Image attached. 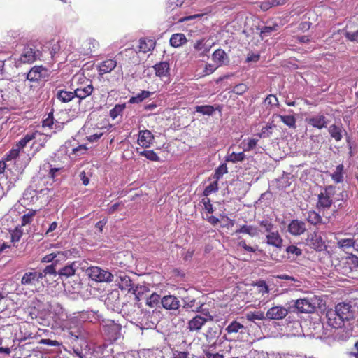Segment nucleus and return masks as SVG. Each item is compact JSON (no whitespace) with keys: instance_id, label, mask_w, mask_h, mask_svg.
Segmentation results:
<instances>
[{"instance_id":"obj_1","label":"nucleus","mask_w":358,"mask_h":358,"mask_svg":"<svg viewBox=\"0 0 358 358\" xmlns=\"http://www.w3.org/2000/svg\"><path fill=\"white\" fill-rule=\"evenodd\" d=\"M355 310L350 303H338L334 310L327 312V323L333 328L338 329L344 325L345 321L355 318Z\"/></svg>"},{"instance_id":"obj_2","label":"nucleus","mask_w":358,"mask_h":358,"mask_svg":"<svg viewBox=\"0 0 358 358\" xmlns=\"http://www.w3.org/2000/svg\"><path fill=\"white\" fill-rule=\"evenodd\" d=\"M41 43L38 41H30L27 42L22 50V52L17 60L20 64H31L36 60L41 59L42 50Z\"/></svg>"},{"instance_id":"obj_3","label":"nucleus","mask_w":358,"mask_h":358,"mask_svg":"<svg viewBox=\"0 0 358 358\" xmlns=\"http://www.w3.org/2000/svg\"><path fill=\"white\" fill-rule=\"evenodd\" d=\"M71 85L74 90L73 94L80 100L91 95L94 90L92 81L83 75H75Z\"/></svg>"},{"instance_id":"obj_4","label":"nucleus","mask_w":358,"mask_h":358,"mask_svg":"<svg viewBox=\"0 0 358 358\" xmlns=\"http://www.w3.org/2000/svg\"><path fill=\"white\" fill-rule=\"evenodd\" d=\"M322 299L316 295L299 299L294 301V307L300 313H313L321 308Z\"/></svg>"},{"instance_id":"obj_5","label":"nucleus","mask_w":358,"mask_h":358,"mask_svg":"<svg viewBox=\"0 0 358 358\" xmlns=\"http://www.w3.org/2000/svg\"><path fill=\"white\" fill-rule=\"evenodd\" d=\"M38 136L41 137L42 135L37 131L27 134L22 138L16 143L8 152L6 154L4 159L6 162L15 159L19 156L20 150L23 149L29 142L32 141V139L36 138Z\"/></svg>"},{"instance_id":"obj_6","label":"nucleus","mask_w":358,"mask_h":358,"mask_svg":"<svg viewBox=\"0 0 358 358\" xmlns=\"http://www.w3.org/2000/svg\"><path fill=\"white\" fill-rule=\"evenodd\" d=\"M89 278L98 282H110L113 280V275L107 270L99 266H91L87 269Z\"/></svg>"},{"instance_id":"obj_7","label":"nucleus","mask_w":358,"mask_h":358,"mask_svg":"<svg viewBox=\"0 0 358 358\" xmlns=\"http://www.w3.org/2000/svg\"><path fill=\"white\" fill-rule=\"evenodd\" d=\"M335 188L333 186L326 187L324 191L321 192L317 196L316 207L318 210L329 209L332 203V196L334 194Z\"/></svg>"},{"instance_id":"obj_8","label":"nucleus","mask_w":358,"mask_h":358,"mask_svg":"<svg viewBox=\"0 0 358 358\" xmlns=\"http://www.w3.org/2000/svg\"><path fill=\"white\" fill-rule=\"evenodd\" d=\"M84 329L82 324L76 318L69 320L66 326V336L72 341H77L84 338Z\"/></svg>"},{"instance_id":"obj_9","label":"nucleus","mask_w":358,"mask_h":358,"mask_svg":"<svg viewBox=\"0 0 358 358\" xmlns=\"http://www.w3.org/2000/svg\"><path fill=\"white\" fill-rule=\"evenodd\" d=\"M306 244L317 252L324 251L327 248L325 241L322 237L321 233L318 231H315L308 234L306 239Z\"/></svg>"},{"instance_id":"obj_10","label":"nucleus","mask_w":358,"mask_h":358,"mask_svg":"<svg viewBox=\"0 0 358 358\" xmlns=\"http://www.w3.org/2000/svg\"><path fill=\"white\" fill-rule=\"evenodd\" d=\"M48 76V71L45 67L36 65L29 70L26 78L30 82L38 83L41 80H45Z\"/></svg>"},{"instance_id":"obj_11","label":"nucleus","mask_w":358,"mask_h":358,"mask_svg":"<svg viewBox=\"0 0 358 358\" xmlns=\"http://www.w3.org/2000/svg\"><path fill=\"white\" fill-rule=\"evenodd\" d=\"M42 279V275L41 273L31 271L26 272L21 279V284L27 287V289H30L32 287H35L37 285L39 284L41 280Z\"/></svg>"},{"instance_id":"obj_12","label":"nucleus","mask_w":358,"mask_h":358,"mask_svg":"<svg viewBox=\"0 0 358 358\" xmlns=\"http://www.w3.org/2000/svg\"><path fill=\"white\" fill-rule=\"evenodd\" d=\"M103 327L110 340L115 341L120 338L122 326L120 324L108 321Z\"/></svg>"},{"instance_id":"obj_13","label":"nucleus","mask_w":358,"mask_h":358,"mask_svg":"<svg viewBox=\"0 0 358 358\" xmlns=\"http://www.w3.org/2000/svg\"><path fill=\"white\" fill-rule=\"evenodd\" d=\"M117 285L121 290L128 291L136 293V289L134 288L132 280L124 272H120L117 279Z\"/></svg>"},{"instance_id":"obj_14","label":"nucleus","mask_w":358,"mask_h":358,"mask_svg":"<svg viewBox=\"0 0 358 358\" xmlns=\"http://www.w3.org/2000/svg\"><path fill=\"white\" fill-rule=\"evenodd\" d=\"M288 313L289 310L283 306H273L267 310L266 317L269 320H282Z\"/></svg>"},{"instance_id":"obj_15","label":"nucleus","mask_w":358,"mask_h":358,"mask_svg":"<svg viewBox=\"0 0 358 358\" xmlns=\"http://www.w3.org/2000/svg\"><path fill=\"white\" fill-rule=\"evenodd\" d=\"M117 66V62L115 58H108L98 65L97 69L99 76L110 73Z\"/></svg>"},{"instance_id":"obj_16","label":"nucleus","mask_w":358,"mask_h":358,"mask_svg":"<svg viewBox=\"0 0 358 358\" xmlns=\"http://www.w3.org/2000/svg\"><path fill=\"white\" fill-rule=\"evenodd\" d=\"M287 229L292 235L300 236L306 231V227L303 221L296 219L289 222Z\"/></svg>"},{"instance_id":"obj_17","label":"nucleus","mask_w":358,"mask_h":358,"mask_svg":"<svg viewBox=\"0 0 358 358\" xmlns=\"http://www.w3.org/2000/svg\"><path fill=\"white\" fill-rule=\"evenodd\" d=\"M306 122L309 125L318 129L327 128L328 124V120L324 115H320L306 118Z\"/></svg>"},{"instance_id":"obj_18","label":"nucleus","mask_w":358,"mask_h":358,"mask_svg":"<svg viewBox=\"0 0 358 358\" xmlns=\"http://www.w3.org/2000/svg\"><path fill=\"white\" fill-rule=\"evenodd\" d=\"M206 322L203 317L196 315L188 322L187 328L189 331H199Z\"/></svg>"},{"instance_id":"obj_19","label":"nucleus","mask_w":358,"mask_h":358,"mask_svg":"<svg viewBox=\"0 0 358 358\" xmlns=\"http://www.w3.org/2000/svg\"><path fill=\"white\" fill-rule=\"evenodd\" d=\"M266 243L278 248L282 246V238H281L278 229L270 232L266 236Z\"/></svg>"},{"instance_id":"obj_20","label":"nucleus","mask_w":358,"mask_h":358,"mask_svg":"<svg viewBox=\"0 0 358 358\" xmlns=\"http://www.w3.org/2000/svg\"><path fill=\"white\" fill-rule=\"evenodd\" d=\"M161 303L166 310H177L180 306V302L177 297L168 295L162 299Z\"/></svg>"},{"instance_id":"obj_21","label":"nucleus","mask_w":358,"mask_h":358,"mask_svg":"<svg viewBox=\"0 0 358 358\" xmlns=\"http://www.w3.org/2000/svg\"><path fill=\"white\" fill-rule=\"evenodd\" d=\"M83 47L85 55H93L97 52L99 43L94 38H89L83 43Z\"/></svg>"},{"instance_id":"obj_22","label":"nucleus","mask_w":358,"mask_h":358,"mask_svg":"<svg viewBox=\"0 0 358 358\" xmlns=\"http://www.w3.org/2000/svg\"><path fill=\"white\" fill-rule=\"evenodd\" d=\"M154 136L148 130H143L139 132L138 143L143 148H148L152 143Z\"/></svg>"},{"instance_id":"obj_23","label":"nucleus","mask_w":358,"mask_h":358,"mask_svg":"<svg viewBox=\"0 0 358 358\" xmlns=\"http://www.w3.org/2000/svg\"><path fill=\"white\" fill-rule=\"evenodd\" d=\"M193 48L198 52L199 57H203L210 52L211 46L206 45V40L205 38H201L194 42Z\"/></svg>"},{"instance_id":"obj_24","label":"nucleus","mask_w":358,"mask_h":358,"mask_svg":"<svg viewBox=\"0 0 358 358\" xmlns=\"http://www.w3.org/2000/svg\"><path fill=\"white\" fill-rule=\"evenodd\" d=\"M252 285L255 288V293L259 295V299L264 298V296L269 293L270 289L264 280H257L254 282ZM264 299H263V300Z\"/></svg>"},{"instance_id":"obj_25","label":"nucleus","mask_w":358,"mask_h":358,"mask_svg":"<svg viewBox=\"0 0 358 358\" xmlns=\"http://www.w3.org/2000/svg\"><path fill=\"white\" fill-rule=\"evenodd\" d=\"M343 131L342 126L336 124H331L328 128V132L331 138L336 142L342 140Z\"/></svg>"},{"instance_id":"obj_26","label":"nucleus","mask_w":358,"mask_h":358,"mask_svg":"<svg viewBox=\"0 0 358 358\" xmlns=\"http://www.w3.org/2000/svg\"><path fill=\"white\" fill-rule=\"evenodd\" d=\"M20 330L24 340L34 338L36 336V334L33 332V330H35V327L29 322L24 323Z\"/></svg>"},{"instance_id":"obj_27","label":"nucleus","mask_w":358,"mask_h":358,"mask_svg":"<svg viewBox=\"0 0 358 358\" xmlns=\"http://www.w3.org/2000/svg\"><path fill=\"white\" fill-rule=\"evenodd\" d=\"M76 268H77L76 262H73L61 268L59 270V271L57 272V274L60 277H63V276L65 278L71 277L75 275Z\"/></svg>"},{"instance_id":"obj_28","label":"nucleus","mask_w":358,"mask_h":358,"mask_svg":"<svg viewBox=\"0 0 358 358\" xmlns=\"http://www.w3.org/2000/svg\"><path fill=\"white\" fill-rule=\"evenodd\" d=\"M156 42L152 39L141 38L139 41L138 51L146 53L154 49Z\"/></svg>"},{"instance_id":"obj_29","label":"nucleus","mask_w":358,"mask_h":358,"mask_svg":"<svg viewBox=\"0 0 358 358\" xmlns=\"http://www.w3.org/2000/svg\"><path fill=\"white\" fill-rule=\"evenodd\" d=\"M170 44L174 48H178L187 42L184 34L178 33L173 34L170 38Z\"/></svg>"},{"instance_id":"obj_30","label":"nucleus","mask_w":358,"mask_h":358,"mask_svg":"<svg viewBox=\"0 0 358 358\" xmlns=\"http://www.w3.org/2000/svg\"><path fill=\"white\" fill-rule=\"evenodd\" d=\"M169 64L166 62L158 63V77L164 78V83L169 81Z\"/></svg>"},{"instance_id":"obj_31","label":"nucleus","mask_w":358,"mask_h":358,"mask_svg":"<svg viewBox=\"0 0 358 358\" xmlns=\"http://www.w3.org/2000/svg\"><path fill=\"white\" fill-rule=\"evenodd\" d=\"M235 234H248L251 237H254L257 235V228L252 225H242L239 229H237L235 232Z\"/></svg>"},{"instance_id":"obj_32","label":"nucleus","mask_w":358,"mask_h":358,"mask_svg":"<svg viewBox=\"0 0 358 358\" xmlns=\"http://www.w3.org/2000/svg\"><path fill=\"white\" fill-rule=\"evenodd\" d=\"M260 227L263 229L262 232L269 234L270 232L276 229L272 219L269 217L264 218L259 222Z\"/></svg>"},{"instance_id":"obj_33","label":"nucleus","mask_w":358,"mask_h":358,"mask_svg":"<svg viewBox=\"0 0 358 358\" xmlns=\"http://www.w3.org/2000/svg\"><path fill=\"white\" fill-rule=\"evenodd\" d=\"M76 96L73 94V92L59 90L57 93V98L62 103H68L71 101Z\"/></svg>"},{"instance_id":"obj_34","label":"nucleus","mask_w":358,"mask_h":358,"mask_svg":"<svg viewBox=\"0 0 358 358\" xmlns=\"http://www.w3.org/2000/svg\"><path fill=\"white\" fill-rule=\"evenodd\" d=\"M344 166L339 164L336 166L335 171L331 175V179L336 183L343 181Z\"/></svg>"},{"instance_id":"obj_35","label":"nucleus","mask_w":358,"mask_h":358,"mask_svg":"<svg viewBox=\"0 0 358 358\" xmlns=\"http://www.w3.org/2000/svg\"><path fill=\"white\" fill-rule=\"evenodd\" d=\"M245 151L240 152H231L229 155L226 157V162H232V163H237L239 162H243L245 159V155L244 154Z\"/></svg>"},{"instance_id":"obj_36","label":"nucleus","mask_w":358,"mask_h":358,"mask_svg":"<svg viewBox=\"0 0 358 358\" xmlns=\"http://www.w3.org/2000/svg\"><path fill=\"white\" fill-rule=\"evenodd\" d=\"M195 312L200 313L201 315H204L205 317H203L207 322L213 321L214 319L213 316L210 313L209 310L205 308V304L203 303L196 305Z\"/></svg>"},{"instance_id":"obj_37","label":"nucleus","mask_w":358,"mask_h":358,"mask_svg":"<svg viewBox=\"0 0 358 358\" xmlns=\"http://www.w3.org/2000/svg\"><path fill=\"white\" fill-rule=\"evenodd\" d=\"M226 58V52L222 49L216 50L212 55V59L218 66L223 64Z\"/></svg>"},{"instance_id":"obj_38","label":"nucleus","mask_w":358,"mask_h":358,"mask_svg":"<svg viewBox=\"0 0 358 358\" xmlns=\"http://www.w3.org/2000/svg\"><path fill=\"white\" fill-rule=\"evenodd\" d=\"M306 220L313 225L321 224L322 222V218L320 215L314 210H310L308 212Z\"/></svg>"},{"instance_id":"obj_39","label":"nucleus","mask_w":358,"mask_h":358,"mask_svg":"<svg viewBox=\"0 0 358 358\" xmlns=\"http://www.w3.org/2000/svg\"><path fill=\"white\" fill-rule=\"evenodd\" d=\"M278 117H279L280 120L289 128L295 129L296 127V120L294 115H278Z\"/></svg>"},{"instance_id":"obj_40","label":"nucleus","mask_w":358,"mask_h":358,"mask_svg":"<svg viewBox=\"0 0 358 358\" xmlns=\"http://www.w3.org/2000/svg\"><path fill=\"white\" fill-rule=\"evenodd\" d=\"M245 317L248 321L255 322V320H263L266 317L264 315V313L261 310H257L253 312H249L245 315Z\"/></svg>"},{"instance_id":"obj_41","label":"nucleus","mask_w":358,"mask_h":358,"mask_svg":"<svg viewBox=\"0 0 358 358\" xmlns=\"http://www.w3.org/2000/svg\"><path fill=\"white\" fill-rule=\"evenodd\" d=\"M275 127V124L273 123L268 124L266 127H262L261 131L257 134L259 138H269L272 134V129Z\"/></svg>"},{"instance_id":"obj_42","label":"nucleus","mask_w":358,"mask_h":358,"mask_svg":"<svg viewBox=\"0 0 358 358\" xmlns=\"http://www.w3.org/2000/svg\"><path fill=\"white\" fill-rule=\"evenodd\" d=\"M354 239L353 238H341L337 241V246L342 249L346 250L350 248H353Z\"/></svg>"},{"instance_id":"obj_43","label":"nucleus","mask_w":358,"mask_h":358,"mask_svg":"<svg viewBox=\"0 0 358 358\" xmlns=\"http://www.w3.org/2000/svg\"><path fill=\"white\" fill-rule=\"evenodd\" d=\"M195 110L197 113L207 115H213L215 110L214 107L210 105L197 106L195 107Z\"/></svg>"},{"instance_id":"obj_44","label":"nucleus","mask_w":358,"mask_h":358,"mask_svg":"<svg viewBox=\"0 0 358 358\" xmlns=\"http://www.w3.org/2000/svg\"><path fill=\"white\" fill-rule=\"evenodd\" d=\"M258 141V139L252 138L245 139L242 143L244 144V146L243 147V151L247 152L253 150L257 146Z\"/></svg>"},{"instance_id":"obj_45","label":"nucleus","mask_w":358,"mask_h":358,"mask_svg":"<svg viewBox=\"0 0 358 358\" xmlns=\"http://www.w3.org/2000/svg\"><path fill=\"white\" fill-rule=\"evenodd\" d=\"M150 92L149 91H142L141 93H138L136 96H132L129 102L131 103H138L142 102L144 99L149 97L150 95Z\"/></svg>"},{"instance_id":"obj_46","label":"nucleus","mask_w":358,"mask_h":358,"mask_svg":"<svg viewBox=\"0 0 358 358\" xmlns=\"http://www.w3.org/2000/svg\"><path fill=\"white\" fill-rule=\"evenodd\" d=\"M227 172L228 168L227 164L225 163L222 164L215 169L213 178L218 181Z\"/></svg>"},{"instance_id":"obj_47","label":"nucleus","mask_w":358,"mask_h":358,"mask_svg":"<svg viewBox=\"0 0 358 358\" xmlns=\"http://www.w3.org/2000/svg\"><path fill=\"white\" fill-rule=\"evenodd\" d=\"M244 327L237 321H233L230 324L227 326L226 328V331L228 334L237 333L240 329H243Z\"/></svg>"},{"instance_id":"obj_48","label":"nucleus","mask_w":358,"mask_h":358,"mask_svg":"<svg viewBox=\"0 0 358 358\" xmlns=\"http://www.w3.org/2000/svg\"><path fill=\"white\" fill-rule=\"evenodd\" d=\"M55 124V120L53 117V110L48 114V117L44 119L42 122L43 127H48L50 129H53V126Z\"/></svg>"},{"instance_id":"obj_49","label":"nucleus","mask_w":358,"mask_h":358,"mask_svg":"<svg viewBox=\"0 0 358 358\" xmlns=\"http://www.w3.org/2000/svg\"><path fill=\"white\" fill-rule=\"evenodd\" d=\"M218 190V181L215 180L213 182H211L210 185L206 187L204 191H203V195L206 197H208L210 194H211L213 192H215Z\"/></svg>"},{"instance_id":"obj_50","label":"nucleus","mask_w":358,"mask_h":358,"mask_svg":"<svg viewBox=\"0 0 358 358\" xmlns=\"http://www.w3.org/2000/svg\"><path fill=\"white\" fill-rule=\"evenodd\" d=\"M125 108L124 104H117L113 108L110 110V116L112 119L115 120L118 115H120Z\"/></svg>"},{"instance_id":"obj_51","label":"nucleus","mask_w":358,"mask_h":358,"mask_svg":"<svg viewBox=\"0 0 358 358\" xmlns=\"http://www.w3.org/2000/svg\"><path fill=\"white\" fill-rule=\"evenodd\" d=\"M278 28V25L277 24H275L273 26H264L261 30L260 35L262 38L267 36L273 31H277Z\"/></svg>"},{"instance_id":"obj_52","label":"nucleus","mask_w":358,"mask_h":358,"mask_svg":"<svg viewBox=\"0 0 358 358\" xmlns=\"http://www.w3.org/2000/svg\"><path fill=\"white\" fill-rule=\"evenodd\" d=\"M201 303L196 302V299H191L189 297H185L184 299V307L186 308H191L193 312H195L196 306L197 304Z\"/></svg>"},{"instance_id":"obj_53","label":"nucleus","mask_w":358,"mask_h":358,"mask_svg":"<svg viewBox=\"0 0 358 358\" xmlns=\"http://www.w3.org/2000/svg\"><path fill=\"white\" fill-rule=\"evenodd\" d=\"M36 214V210H30L28 213L24 214L22 217V226H25L31 222L32 218Z\"/></svg>"},{"instance_id":"obj_54","label":"nucleus","mask_w":358,"mask_h":358,"mask_svg":"<svg viewBox=\"0 0 358 358\" xmlns=\"http://www.w3.org/2000/svg\"><path fill=\"white\" fill-rule=\"evenodd\" d=\"M288 0H267L262 5L264 8H268V7L278 6L285 4Z\"/></svg>"},{"instance_id":"obj_55","label":"nucleus","mask_w":358,"mask_h":358,"mask_svg":"<svg viewBox=\"0 0 358 358\" xmlns=\"http://www.w3.org/2000/svg\"><path fill=\"white\" fill-rule=\"evenodd\" d=\"M40 273L42 275V278L45 277L47 275H58L57 272L55 270V266L52 264L47 266L43 270V271L40 272Z\"/></svg>"},{"instance_id":"obj_56","label":"nucleus","mask_w":358,"mask_h":358,"mask_svg":"<svg viewBox=\"0 0 358 358\" xmlns=\"http://www.w3.org/2000/svg\"><path fill=\"white\" fill-rule=\"evenodd\" d=\"M345 36L348 40L352 42L358 43V29L354 31H345Z\"/></svg>"},{"instance_id":"obj_57","label":"nucleus","mask_w":358,"mask_h":358,"mask_svg":"<svg viewBox=\"0 0 358 358\" xmlns=\"http://www.w3.org/2000/svg\"><path fill=\"white\" fill-rule=\"evenodd\" d=\"M264 101L266 103H267L268 105H269L271 106H278L279 104L278 98L276 97L275 95H273V94L268 95L266 97Z\"/></svg>"},{"instance_id":"obj_58","label":"nucleus","mask_w":358,"mask_h":358,"mask_svg":"<svg viewBox=\"0 0 358 358\" xmlns=\"http://www.w3.org/2000/svg\"><path fill=\"white\" fill-rule=\"evenodd\" d=\"M286 252L288 254H292L296 256H300L302 255V250L296 245H291L286 248Z\"/></svg>"},{"instance_id":"obj_59","label":"nucleus","mask_w":358,"mask_h":358,"mask_svg":"<svg viewBox=\"0 0 358 358\" xmlns=\"http://www.w3.org/2000/svg\"><path fill=\"white\" fill-rule=\"evenodd\" d=\"M248 90V87L244 83H240V84H238L236 85L232 92L236 94H243L244 92H245Z\"/></svg>"},{"instance_id":"obj_60","label":"nucleus","mask_w":358,"mask_h":358,"mask_svg":"<svg viewBox=\"0 0 358 358\" xmlns=\"http://www.w3.org/2000/svg\"><path fill=\"white\" fill-rule=\"evenodd\" d=\"M140 155L145 156L147 159L157 161V154L153 150L139 151Z\"/></svg>"},{"instance_id":"obj_61","label":"nucleus","mask_w":358,"mask_h":358,"mask_svg":"<svg viewBox=\"0 0 358 358\" xmlns=\"http://www.w3.org/2000/svg\"><path fill=\"white\" fill-rule=\"evenodd\" d=\"M202 203H203L204 208L208 213H213L214 210L213 205L210 203V199L208 197H206L202 199Z\"/></svg>"},{"instance_id":"obj_62","label":"nucleus","mask_w":358,"mask_h":358,"mask_svg":"<svg viewBox=\"0 0 358 358\" xmlns=\"http://www.w3.org/2000/svg\"><path fill=\"white\" fill-rule=\"evenodd\" d=\"M357 22H358V13H357L356 15L353 16L352 17L350 18V21H349V24L345 27V29H352V28H357L358 27V24H357Z\"/></svg>"},{"instance_id":"obj_63","label":"nucleus","mask_w":358,"mask_h":358,"mask_svg":"<svg viewBox=\"0 0 358 358\" xmlns=\"http://www.w3.org/2000/svg\"><path fill=\"white\" fill-rule=\"evenodd\" d=\"M40 343L47 345L49 346H59L60 345L57 341L51 340V339H48V338L41 339L40 341Z\"/></svg>"},{"instance_id":"obj_64","label":"nucleus","mask_w":358,"mask_h":358,"mask_svg":"<svg viewBox=\"0 0 358 358\" xmlns=\"http://www.w3.org/2000/svg\"><path fill=\"white\" fill-rule=\"evenodd\" d=\"M146 304L150 307H155L157 305V294L152 293L147 299Z\"/></svg>"}]
</instances>
